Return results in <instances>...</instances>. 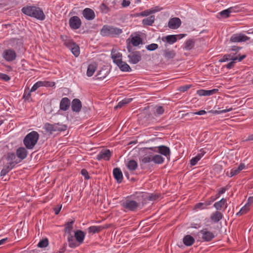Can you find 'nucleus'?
<instances>
[{
	"label": "nucleus",
	"mask_w": 253,
	"mask_h": 253,
	"mask_svg": "<svg viewBox=\"0 0 253 253\" xmlns=\"http://www.w3.org/2000/svg\"><path fill=\"white\" fill-rule=\"evenodd\" d=\"M22 11L25 14L43 20L45 15L43 11L39 7L35 6H27L22 9Z\"/></svg>",
	"instance_id": "f257e3e1"
},
{
	"label": "nucleus",
	"mask_w": 253,
	"mask_h": 253,
	"mask_svg": "<svg viewBox=\"0 0 253 253\" xmlns=\"http://www.w3.org/2000/svg\"><path fill=\"white\" fill-rule=\"evenodd\" d=\"M39 139V133L37 131H32L26 135L23 140V143L26 148L32 149L37 143Z\"/></svg>",
	"instance_id": "f03ea898"
},
{
	"label": "nucleus",
	"mask_w": 253,
	"mask_h": 253,
	"mask_svg": "<svg viewBox=\"0 0 253 253\" xmlns=\"http://www.w3.org/2000/svg\"><path fill=\"white\" fill-rule=\"evenodd\" d=\"M122 33L121 29L109 25H104L100 31V34L103 36L115 37Z\"/></svg>",
	"instance_id": "7ed1b4c3"
},
{
	"label": "nucleus",
	"mask_w": 253,
	"mask_h": 253,
	"mask_svg": "<svg viewBox=\"0 0 253 253\" xmlns=\"http://www.w3.org/2000/svg\"><path fill=\"white\" fill-rule=\"evenodd\" d=\"M66 128L65 125L60 124H50L46 123L43 126V129L50 134H52L53 132L65 130Z\"/></svg>",
	"instance_id": "20e7f679"
},
{
	"label": "nucleus",
	"mask_w": 253,
	"mask_h": 253,
	"mask_svg": "<svg viewBox=\"0 0 253 253\" xmlns=\"http://www.w3.org/2000/svg\"><path fill=\"white\" fill-rule=\"evenodd\" d=\"M121 205L127 211H135L138 209L139 203L131 199H126L122 202Z\"/></svg>",
	"instance_id": "39448f33"
},
{
	"label": "nucleus",
	"mask_w": 253,
	"mask_h": 253,
	"mask_svg": "<svg viewBox=\"0 0 253 253\" xmlns=\"http://www.w3.org/2000/svg\"><path fill=\"white\" fill-rule=\"evenodd\" d=\"M237 52L235 53H230L229 54H225L221 59L219 60V62H224L228 60L241 61L246 57V55L240 56V55H236Z\"/></svg>",
	"instance_id": "423d86ee"
},
{
	"label": "nucleus",
	"mask_w": 253,
	"mask_h": 253,
	"mask_svg": "<svg viewBox=\"0 0 253 253\" xmlns=\"http://www.w3.org/2000/svg\"><path fill=\"white\" fill-rule=\"evenodd\" d=\"M149 149L153 150L155 152L160 153L168 159L170 158V149L166 146L161 145L154 148H150Z\"/></svg>",
	"instance_id": "0eeeda50"
},
{
	"label": "nucleus",
	"mask_w": 253,
	"mask_h": 253,
	"mask_svg": "<svg viewBox=\"0 0 253 253\" xmlns=\"http://www.w3.org/2000/svg\"><path fill=\"white\" fill-rule=\"evenodd\" d=\"M2 56L6 61L11 62L16 59V53L12 49H6L3 51Z\"/></svg>",
	"instance_id": "6e6552de"
},
{
	"label": "nucleus",
	"mask_w": 253,
	"mask_h": 253,
	"mask_svg": "<svg viewBox=\"0 0 253 253\" xmlns=\"http://www.w3.org/2000/svg\"><path fill=\"white\" fill-rule=\"evenodd\" d=\"M199 236L201 237L204 241L209 242L214 237L213 233L207 229H203L199 232Z\"/></svg>",
	"instance_id": "1a4fd4ad"
},
{
	"label": "nucleus",
	"mask_w": 253,
	"mask_h": 253,
	"mask_svg": "<svg viewBox=\"0 0 253 253\" xmlns=\"http://www.w3.org/2000/svg\"><path fill=\"white\" fill-rule=\"evenodd\" d=\"M250 40V38L242 33L235 34L232 35L230 41L234 42H246Z\"/></svg>",
	"instance_id": "9d476101"
},
{
	"label": "nucleus",
	"mask_w": 253,
	"mask_h": 253,
	"mask_svg": "<svg viewBox=\"0 0 253 253\" xmlns=\"http://www.w3.org/2000/svg\"><path fill=\"white\" fill-rule=\"evenodd\" d=\"M81 20L78 16H73L69 19V25L72 29H78L81 27Z\"/></svg>",
	"instance_id": "9b49d317"
},
{
	"label": "nucleus",
	"mask_w": 253,
	"mask_h": 253,
	"mask_svg": "<svg viewBox=\"0 0 253 253\" xmlns=\"http://www.w3.org/2000/svg\"><path fill=\"white\" fill-rule=\"evenodd\" d=\"M111 156V152L109 149L102 150L96 156V159L98 161L103 160L109 161Z\"/></svg>",
	"instance_id": "f8f14e48"
},
{
	"label": "nucleus",
	"mask_w": 253,
	"mask_h": 253,
	"mask_svg": "<svg viewBox=\"0 0 253 253\" xmlns=\"http://www.w3.org/2000/svg\"><path fill=\"white\" fill-rule=\"evenodd\" d=\"M129 62L130 64H136L141 59V56L139 52H132L128 55Z\"/></svg>",
	"instance_id": "ddd939ff"
},
{
	"label": "nucleus",
	"mask_w": 253,
	"mask_h": 253,
	"mask_svg": "<svg viewBox=\"0 0 253 253\" xmlns=\"http://www.w3.org/2000/svg\"><path fill=\"white\" fill-rule=\"evenodd\" d=\"M178 38L181 39L182 37L180 35H168L162 37V40L164 42H167L169 44H172L177 41Z\"/></svg>",
	"instance_id": "4468645a"
},
{
	"label": "nucleus",
	"mask_w": 253,
	"mask_h": 253,
	"mask_svg": "<svg viewBox=\"0 0 253 253\" xmlns=\"http://www.w3.org/2000/svg\"><path fill=\"white\" fill-rule=\"evenodd\" d=\"M246 167V166L244 164H240V165L237 167H234L230 170V173L227 172L226 175L230 177L237 175L239 174L241 170L244 169Z\"/></svg>",
	"instance_id": "2eb2a0df"
},
{
	"label": "nucleus",
	"mask_w": 253,
	"mask_h": 253,
	"mask_svg": "<svg viewBox=\"0 0 253 253\" xmlns=\"http://www.w3.org/2000/svg\"><path fill=\"white\" fill-rule=\"evenodd\" d=\"M181 23V20L179 18L174 17L169 19L168 26L171 29H176L180 27Z\"/></svg>",
	"instance_id": "dca6fc26"
},
{
	"label": "nucleus",
	"mask_w": 253,
	"mask_h": 253,
	"mask_svg": "<svg viewBox=\"0 0 253 253\" xmlns=\"http://www.w3.org/2000/svg\"><path fill=\"white\" fill-rule=\"evenodd\" d=\"M67 45H68L67 48L69 49L73 54L76 57H78L80 54V49L79 45L74 42L71 44H67Z\"/></svg>",
	"instance_id": "f3484780"
},
{
	"label": "nucleus",
	"mask_w": 253,
	"mask_h": 253,
	"mask_svg": "<svg viewBox=\"0 0 253 253\" xmlns=\"http://www.w3.org/2000/svg\"><path fill=\"white\" fill-rule=\"evenodd\" d=\"M111 57L115 64L117 65L122 61V54L116 49H113L111 52Z\"/></svg>",
	"instance_id": "a211bd4d"
},
{
	"label": "nucleus",
	"mask_w": 253,
	"mask_h": 253,
	"mask_svg": "<svg viewBox=\"0 0 253 253\" xmlns=\"http://www.w3.org/2000/svg\"><path fill=\"white\" fill-rule=\"evenodd\" d=\"M213 207L217 211L221 210L222 208L225 210L227 207V199L222 198L220 201L215 202Z\"/></svg>",
	"instance_id": "6ab92c4d"
},
{
	"label": "nucleus",
	"mask_w": 253,
	"mask_h": 253,
	"mask_svg": "<svg viewBox=\"0 0 253 253\" xmlns=\"http://www.w3.org/2000/svg\"><path fill=\"white\" fill-rule=\"evenodd\" d=\"M82 107V102L80 99L75 98L72 100L71 108L73 111L75 112H79L81 110Z\"/></svg>",
	"instance_id": "aec40b11"
},
{
	"label": "nucleus",
	"mask_w": 253,
	"mask_h": 253,
	"mask_svg": "<svg viewBox=\"0 0 253 253\" xmlns=\"http://www.w3.org/2000/svg\"><path fill=\"white\" fill-rule=\"evenodd\" d=\"M218 91V89L214 88L211 90L199 89L197 91V93L199 96H211L216 93Z\"/></svg>",
	"instance_id": "412c9836"
},
{
	"label": "nucleus",
	"mask_w": 253,
	"mask_h": 253,
	"mask_svg": "<svg viewBox=\"0 0 253 253\" xmlns=\"http://www.w3.org/2000/svg\"><path fill=\"white\" fill-rule=\"evenodd\" d=\"M129 40H130L129 42H130L134 46H137L140 44H142V40L140 37V36L138 35H131L130 38L128 39H127V41Z\"/></svg>",
	"instance_id": "4be33fe9"
},
{
	"label": "nucleus",
	"mask_w": 253,
	"mask_h": 253,
	"mask_svg": "<svg viewBox=\"0 0 253 253\" xmlns=\"http://www.w3.org/2000/svg\"><path fill=\"white\" fill-rule=\"evenodd\" d=\"M83 14L84 17L88 20H92L95 18V13L94 11L89 8H85L83 10Z\"/></svg>",
	"instance_id": "5701e85b"
},
{
	"label": "nucleus",
	"mask_w": 253,
	"mask_h": 253,
	"mask_svg": "<svg viewBox=\"0 0 253 253\" xmlns=\"http://www.w3.org/2000/svg\"><path fill=\"white\" fill-rule=\"evenodd\" d=\"M16 163L10 162L9 164L5 165L0 172L1 176H4L11 170L15 166Z\"/></svg>",
	"instance_id": "b1692460"
},
{
	"label": "nucleus",
	"mask_w": 253,
	"mask_h": 253,
	"mask_svg": "<svg viewBox=\"0 0 253 253\" xmlns=\"http://www.w3.org/2000/svg\"><path fill=\"white\" fill-rule=\"evenodd\" d=\"M85 234L82 230H78L75 232L74 237L79 244L83 243Z\"/></svg>",
	"instance_id": "393cba45"
},
{
	"label": "nucleus",
	"mask_w": 253,
	"mask_h": 253,
	"mask_svg": "<svg viewBox=\"0 0 253 253\" xmlns=\"http://www.w3.org/2000/svg\"><path fill=\"white\" fill-rule=\"evenodd\" d=\"M70 104V100L67 97H64L60 101V109L63 111H66L69 109Z\"/></svg>",
	"instance_id": "a878e982"
},
{
	"label": "nucleus",
	"mask_w": 253,
	"mask_h": 253,
	"mask_svg": "<svg viewBox=\"0 0 253 253\" xmlns=\"http://www.w3.org/2000/svg\"><path fill=\"white\" fill-rule=\"evenodd\" d=\"M113 173L114 178L116 179L118 182L120 183L123 180V173L120 168H115L113 169Z\"/></svg>",
	"instance_id": "bb28decb"
},
{
	"label": "nucleus",
	"mask_w": 253,
	"mask_h": 253,
	"mask_svg": "<svg viewBox=\"0 0 253 253\" xmlns=\"http://www.w3.org/2000/svg\"><path fill=\"white\" fill-rule=\"evenodd\" d=\"M222 217V213L219 211H217L211 214L210 218L213 222L217 223L219 221Z\"/></svg>",
	"instance_id": "cd10ccee"
},
{
	"label": "nucleus",
	"mask_w": 253,
	"mask_h": 253,
	"mask_svg": "<svg viewBox=\"0 0 253 253\" xmlns=\"http://www.w3.org/2000/svg\"><path fill=\"white\" fill-rule=\"evenodd\" d=\"M28 152L24 147H20L16 150V155L21 160L25 159L27 156Z\"/></svg>",
	"instance_id": "c85d7f7f"
},
{
	"label": "nucleus",
	"mask_w": 253,
	"mask_h": 253,
	"mask_svg": "<svg viewBox=\"0 0 253 253\" xmlns=\"http://www.w3.org/2000/svg\"><path fill=\"white\" fill-rule=\"evenodd\" d=\"M119 69L123 72H130L131 69L130 66L123 60L117 65Z\"/></svg>",
	"instance_id": "c756f323"
},
{
	"label": "nucleus",
	"mask_w": 253,
	"mask_h": 253,
	"mask_svg": "<svg viewBox=\"0 0 253 253\" xmlns=\"http://www.w3.org/2000/svg\"><path fill=\"white\" fill-rule=\"evenodd\" d=\"M183 242L186 246H190L195 242L194 238L191 235H186L183 239Z\"/></svg>",
	"instance_id": "7c9ffc66"
},
{
	"label": "nucleus",
	"mask_w": 253,
	"mask_h": 253,
	"mask_svg": "<svg viewBox=\"0 0 253 253\" xmlns=\"http://www.w3.org/2000/svg\"><path fill=\"white\" fill-rule=\"evenodd\" d=\"M75 220H72L70 222H66L64 225V231L67 234H70L73 229V224Z\"/></svg>",
	"instance_id": "2f4dec72"
},
{
	"label": "nucleus",
	"mask_w": 253,
	"mask_h": 253,
	"mask_svg": "<svg viewBox=\"0 0 253 253\" xmlns=\"http://www.w3.org/2000/svg\"><path fill=\"white\" fill-rule=\"evenodd\" d=\"M97 68V64L95 63L90 64L88 65L87 72L86 75L88 77H91L93 75L94 72L96 70Z\"/></svg>",
	"instance_id": "473e14b6"
},
{
	"label": "nucleus",
	"mask_w": 253,
	"mask_h": 253,
	"mask_svg": "<svg viewBox=\"0 0 253 253\" xmlns=\"http://www.w3.org/2000/svg\"><path fill=\"white\" fill-rule=\"evenodd\" d=\"M155 21V16L151 15L146 18L142 20V24L144 26H151L154 23Z\"/></svg>",
	"instance_id": "72a5a7b5"
},
{
	"label": "nucleus",
	"mask_w": 253,
	"mask_h": 253,
	"mask_svg": "<svg viewBox=\"0 0 253 253\" xmlns=\"http://www.w3.org/2000/svg\"><path fill=\"white\" fill-rule=\"evenodd\" d=\"M103 229L101 226H91L88 228L87 230L89 233H98Z\"/></svg>",
	"instance_id": "f704fd0d"
},
{
	"label": "nucleus",
	"mask_w": 253,
	"mask_h": 253,
	"mask_svg": "<svg viewBox=\"0 0 253 253\" xmlns=\"http://www.w3.org/2000/svg\"><path fill=\"white\" fill-rule=\"evenodd\" d=\"M141 161L144 164L150 163L152 161L153 156L150 154H146L141 157Z\"/></svg>",
	"instance_id": "c9c22d12"
},
{
	"label": "nucleus",
	"mask_w": 253,
	"mask_h": 253,
	"mask_svg": "<svg viewBox=\"0 0 253 253\" xmlns=\"http://www.w3.org/2000/svg\"><path fill=\"white\" fill-rule=\"evenodd\" d=\"M68 241L69 242V247L71 248H75L77 246L76 242L74 240V236H73L72 234V233L70 234H68Z\"/></svg>",
	"instance_id": "e433bc0d"
},
{
	"label": "nucleus",
	"mask_w": 253,
	"mask_h": 253,
	"mask_svg": "<svg viewBox=\"0 0 253 253\" xmlns=\"http://www.w3.org/2000/svg\"><path fill=\"white\" fill-rule=\"evenodd\" d=\"M127 168L130 170H134L137 168V163L134 160L129 161L126 164Z\"/></svg>",
	"instance_id": "4c0bfd02"
},
{
	"label": "nucleus",
	"mask_w": 253,
	"mask_h": 253,
	"mask_svg": "<svg viewBox=\"0 0 253 253\" xmlns=\"http://www.w3.org/2000/svg\"><path fill=\"white\" fill-rule=\"evenodd\" d=\"M132 100V98H125L122 101H120L118 105L116 106V108H121L124 105L130 103Z\"/></svg>",
	"instance_id": "58836bf2"
},
{
	"label": "nucleus",
	"mask_w": 253,
	"mask_h": 253,
	"mask_svg": "<svg viewBox=\"0 0 253 253\" xmlns=\"http://www.w3.org/2000/svg\"><path fill=\"white\" fill-rule=\"evenodd\" d=\"M108 75V71L106 70H101L99 71L96 76L97 79L103 80Z\"/></svg>",
	"instance_id": "ea45409f"
},
{
	"label": "nucleus",
	"mask_w": 253,
	"mask_h": 253,
	"mask_svg": "<svg viewBox=\"0 0 253 253\" xmlns=\"http://www.w3.org/2000/svg\"><path fill=\"white\" fill-rule=\"evenodd\" d=\"M152 161L155 164H161L164 162V158L161 155H155L153 156Z\"/></svg>",
	"instance_id": "a19ab883"
},
{
	"label": "nucleus",
	"mask_w": 253,
	"mask_h": 253,
	"mask_svg": "<svg viewBox=\"0 0 253 253\" xmlns=\"http://www.w3.org/2000/svg\"><path fill=\"white\" fill-rule=\"evenodd\" d=\"M249 203H246V205L240 209L239 211L236 213V215L240 216L246 213L249 211Z\"/></svg>",
	"instance_id": "79ce46f5"
},
{
	"label": "nucleus",
	"mask_w": 253,
	"mask_h": 253,
	"mask_svg": "<svg viewBox=\"0 0 253 253\" xmlns=\"http://www.w3.org/2000/svg\"><path fill=\"white\" fill-rule=\"evenodd\" d=\"M204 154L199 153L195 157L192 158L190 161V164L192 166H195L197 164L198 162L202 158Z\"/></svg>",
	"instance_id": "37998d69"
},
{
	"label": "nucleus",
	"mask_w": 253,
	"mask_h": 253,
	"mask_svg": "<svg viewBox=\"0 0 253 253\" xmlns=\"http://www.w3.org/2000/svg\"><path fill=\"white\" fill-rule=\"evenodd\" d=\"M194 41L192 39L187 40L185 43V49L189 50L191 49L194 46Z\"/></svg>",
	"instance_id": "c03bdc74"
},
{
	"label": "nucleus",
	"mask_w": 253,
	"mask_h": 253,
	"mask_svg": "<svg viewBox=\"0 0 253 253\" xmlns=\"http://www.w3.org/2000/svg\"><path fill=\"white\" fill-rule=\"evenodd\" d=\"M164 56L167 59H172L174 57L175 54L174 51L167 49L164 51Z\"/></svg>",
	"instance_id": "a18cd8bd"
},
{
	"label": "nucleus",
	"mask_w": 253,
	"mask_h": 253,
	"mask_svg": "<svg viewBox=\"0 0 253 253\" xmlns=\"http://www.w3.org/2000/svg\"><path fill=\"white\" fill-rule=\"evenodd\" d=\"M211 205V203H206L205 204L203 203H199L195 206V209L196 210H203L207 208V207Z\"/></svg>",
	"instance_id": "49530a36"
},
{
	"label": "nucleus",
	"mask_w": 253,
	"mask_h": 253,
	"mask_svg": "<svg viewBox=\"0 0 253 253\" xmlns=\"http://www.w3.org/2000/svg\"><path fill=\"white\" fill-rule=\"evenodd\" d=\"M61 39L64 42V44L67 47L68 45L67 44H70L73 42L72 40L69 39L66 36L61 35Z\"/></svg>",
	"instance_id": "de8ad7c7"
},
{
	"label": "nucleus",
	"mask_w": 253,
	"mask_h": 253,
	"mask_svg": "<svg viewBox=\"0 0 253 253\" xmlns=\"http://www.w3.org/2000/svg\"><path fill=\"white\" fill-rule=\"evenodd\" d=\"M154 113H156L158 115H161L164 113V109L162 106H156L154 108Z\"/></svg>",
	"instance_id": "09e8293b"
},
{
	"label": "nucleus",
	"mask_w": 253,
	"mask_h": 253,
	"mask_svg": "<svg viewBox=\"0 0 253 253\" xmlns=\"http://www.w3.org/2000/svg\"><path fill=\"white\" fill-rule=\"evenodd\" d=\"M48 245V241L47 239H43L39 242L38 244V247L45 248Z\"/></svg>",
	"instance_id": "8fccbe9b"
},
{
	"label": "nucleus",
	"mask_w": 253,
	"mask_h": 253,
	"mask_svg": "<svg viewBox=\"0 0 253 253\" xmlns=\"http://www.w3.org/2000/svg\"><path fill=\"white\" fill-rule=\"evenodd\" d=\"M151 14H153L152 10H151V9H149L145 10L139 13L138 14V16H142V17L147 16Z\"/></svg>",
	"instance_id": "3c124183"
},
{
	"label": "nucleus",
	"mask_w": 253,
	"mask_h": 253,
	"mask_svg": "<svg viewBox=\"0 0 253 253\" xmlns=\"http://www.w3.org/2000/svg\"><path fill=\"white\" fill-rule=\"evenodd\" d=\"M231 12H229L228 8L223 10L220 12L219 14L224 18L229 17Z\"/></svg>",
	"instance_id": "603ef678"
},
{
	"label": "nucleus",
	"mask_w": 253,
	"mask_h": 253,
	"mask_svg": "<svg viewBox=\"0 0 253 253\" xmlns=\"http://www.w3.org/2000/svg\"><path fill=\"white\" fill-rule=\"evenodd\" d=\"M158 47V45L156 43H151L146 46V48L147 50L150 51H153Z\"/></svg>",
	"instance_id": "864d4df0"
},
{
	"label": "nucleus",
	"mask_w": 253,
	"mask_h": 253,
	"mask_svg": "<svg viewBox=\"0 0 253 253\" xmlns=\"http://www.w3.org/2000/svg\"><path fill=\"white\" fill-rule=\"evenodd\" d=\"M229 12L235 13L239 12L240 10V7L238 5H236L235 6H232L228 8Z\"/></svg>",
	"instance_id": "5fc2aeb1"
},
{
	"label": "nucleus",
	"mask_w": 253,
	"mask_h": 253,
	"mask_svg": "<svg viewBox=\"0 0 253 253\" xmlns=\"http://www.w3.org/2000/svg\"><path fill=\"white\" fill-rule=\"evenodd\" d=\"M100 10L101 11L103 12V13H107L109 11V8L108 7H107L106 6V4H105L104 3H102L101 4L100 6Z\"/></svg>",
	"instance_id": "6e6d98bb"
},
{
	"label": "nucleus",
	"mask_w": 253,
	"mask_h": 253,
	"mask_svg": "<svg viewBox=\"0 0 253 253\" xmlns=\"http://www.w3.org/2000/svg\"><path fill=\"white\" fill-rule=\"evenodd\" d=\"M0 79L7 82L10 80V78L6 74L1 73L0 74Z\"/></svg>",
	"instance_id": "4d7b16f0"
},
{
	"label": "nucleus",
	"mask_w": 253,
	"mask_h": 253,
	"mask_svg": "<svg viewBox=\"0 0 253 253\" xmlns=\"http://www.w3.org/2000/svg\"><path fill=\"white\" fill-rule=\"evenodd\" d=\"M16 158L15 155L13 153H9L7 154V160L13 161Z\"/></svg>",
	"instance_id": "13d9d810"
},
{
	"label": "nucleus",
	"mask_w": 253,
	"mask_h": 253,
	"mask_svg": "<svg viewBox=\"0 0 253 253\" xmlns=\"http://www.w3.org/2000/svg\"><path fill=\"white\" fill-rule=\"evenodd\" d=\"M81 174L84 177L85 179H89V176L87 171L85 169H83L81 170Z\"/></svg>",
	"instance_id": "bf43d9fd"
},
{
	"label": "nucleus",
	"mask_w": 253,
	"mask_h": 253,
	"mask_svg": "<svg viewBox=\"0 0 253 253\" xmlns=\"http://www.w3.org/2000/svg\"><path fill=\"white\" fill-rule=\"evenodd\" d=\"M236 61H231V62H229L226 65V67L227 68V69H230L231 68H232L234 66V65L236 63Z\"/></svg>",
	"instance_id": "052dcab7"
},
{
	"label": "nucleus",
	"mask_w": 253,
	"mask_h": 253,
	"mask_svg": "<svg viewBox=\"0 0 253 253\" xmlns=\"http://www.w3.org/2000/svg\"><path fill=\"white\" fill-rule=\"evenodd\" d=\"M151 10H152V13H155L157 12L160 11L162 10V8H160L159 6H155L154 7L151 8Z\"/></svg>",
	"instance_id": "680f3d73"
},
{
	"label": "nucleus",
	"mask_w": 253,
	"mask_h": 253,
	"mask_svg": "<svg viewBox=\"0 0 253 253\" xmlns=\"http://www.w3.org/2000/svg\"><path fill=\"white\" fill-rule=\"evenodd\" d=\"M31 97V92L30 91L28 92H26V91L24 92V93L23 94V98L25 99L29 100V98Z\"/></svg>",
	"instance_id": "e2e57ef3"
},
{
	"label": "nucleus",
	"mask_w": 253,
	"mask_h": 253,
	"mask_svg": "<svg viewBox=\"0 0 253 253\" xmlns=\"http://www.w3.org/2000/svg\"><path fill=\"white\" fill-rule=\"evenodd\" d=\"M44 86H52L54 85V83L53 82H50L47 81H44Z\"/></svg>",
	"instance_id": "0e129e2a"
},
{
	"label": "nucleus",
	"mask_w": 253,
	"mask_h": 253,
	"mask_svg": "<svg viewBox=\"0 0 253 253\" xmlns=\"http://www.w3.org/2000/svg\"><path fill=\"white\" fill-rule=\"evenodd\" d=\"M38 88H39L38 84L37 83H36L32 87L30 92H34L36 91Z\"/></svg>",
	"instance_id": "69168bd1"
},
{
	"label": "nucleus",
	"mask_w": 253,
	"mask_h": 253,
	"mask_svg": "<svg viewBox=\"0 0 253 253\" xmlns=\"http://www.w3.org/2000/svg\"><path fill=\"white\" fill-rule=\"evenodd\" d=\"M190 88V86L188 85H184L181 86L180 88V90L183 92L187 91Z\"/></svg>",
	"instance_id": "338daca9"
},
{
	"label": "nucleus",
	"mask_w": 253,
	"mask_h": 253,
	"mask_svg": "<svg viewBox=\"0 0 253 253\" xmlns=\"http://www.w3.org/2000/svg\"><path fill=\"white\" fill-rule=\"evenodd\" d=\"M207 113L206 111L205 110H200L199 111L194 113L195 115H203Z\"/></svg>",
	"instance_id": "774afa93"
}]
</instances>
